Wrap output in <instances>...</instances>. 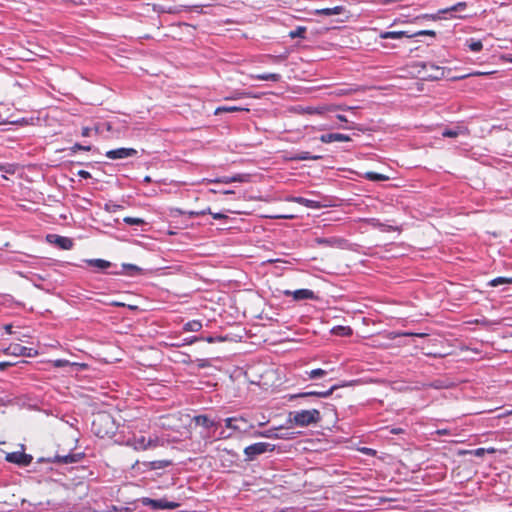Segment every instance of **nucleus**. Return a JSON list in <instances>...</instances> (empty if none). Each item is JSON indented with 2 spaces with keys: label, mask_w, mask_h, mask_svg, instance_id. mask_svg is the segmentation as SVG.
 <instances>
[{
  "label": "nucleus",
  "mask_w": 512,
  "mask_h": 512,
  "mask_svg": "<svg viewBox=\"0 0 512 512\" xmlns=\"http://www.w3.org/2000/svg\"><path fill=\"white\" fill-rule=\"evenodd\" d=\"M399 336H417V337H424L426 334L424 333H412V332H404L401 334H398Z\"/></svg>",
  "instance_id": "46"
},
{
  "label": "nucleus",
  "mask_w": 512,
  "mask_h": 512,
  "mask_svg": "<svg viewBox=\"0 0 512 512\" xmlns=\"http://www.w3.org/2000/svg\"><path fill=\"white\" fill-rule=\"evenodd\" d=\"M352 109H354V107H349L346 105H340V108H338V110H342V111L352 110Z\"/></svg>",
  "instance_id": "57"
},
{
  "label": "nucleus",
  "mask_w": 512,
  "mask_h": 512,
  "mask_svg": "<svg viewBox=\"0 0 512 512\" xmlns=\"http://www.w3.org/2000/svg\"><path fill=\"white\" fill-rule=\"evenodd\" d=\"M112 275H127V276H137L143 273V269L137 265L129 264V263H123L122 269L118 271H110L108 272Z\"/></svg>",
  "instance_id": "9"
},
{
  "label": "nucleus",
  "mask_w": 512,
  "mask_h": 512,
  "mask_svg": "<svg viewBox=\"0 0 512 512\" xmlns=\"http://www.w3.org/2000/svg\"><path fill=\"white\" fill-rule=\"evenodd\" d=\"M12 328H13V327H12V325H11V324H6V325L4 326V329H5V331H6L8 334H11V333H12Z\"/></svg>",
  "instance_id": "55"
},
{
  "label": "nucleus",
  "mask_w": 512,
  "mask_h": 512,
  "mask_svg": "<svg viewBox=\"0 0 512 512\" xmlns=\"http://www.w3.org/2000/svg\"><path fill=\"white\" fill-rule=\"evenodd\" d=\"M343 11H344V8L342 6H335L333 8L318 9L315 11V13L318 15L333 16V15H339Z\"/></svg>",
  "instance_id": "19"
},
{
  "label": "nucleus",
  "mask_w": 512,
  "mask_h": 512,
  "mask_svg": "<svg viewBox=\"0 0 512 512\" xmlns=\"http://www.w3.org/2000/svg\"><path fill=\"white\" fill-rule=\"evenodd\" d=\"M305 32H306V28L302 27V26H299L296 29L290 31L289 32V36L292 39H294V38H304Z\"/></svg>",
  "instance_id": "32"
},
{
  "label": "nucleus",
  "mask_w": 512,
  "mask_h": 512,
  "mask_svg": "<svg viewBox=\"0 0 512 512\" xmlns=\"http://www.w3.org/2000/svg\"><path fill=\"white\" fill-rule=\"evenodd\" d=\"M473 453L477 457H482L486 453V448H478Z\"/></svg>",
  "instance_id": "48"
},
{
  "label": "nucleus",
  "mask_w": 512,
  "mask_h": 512,
  "mask_svg": "<svg viewBox=\"0 0 512 512\" xmlns=\"http://www.w3.org/2000/svg\"><path fill=\"white\" fill-rule=\"evenodd\" d=\"M77 174L84 179L91 178V174L86 170H80Z\"/></svg>",
  "instance_id": "47"
},
{
  "label": "nucleus",
  "mask_w": 512,
  "mask_h": 512,
  "mask_svg": "<svg viewBox=\"0 0 512 512\" xmlns=\"http://www.w3.org/2000/svg\"><path fill=\"white\" fill-rule=\"evenodd\" d=\"M466 45L472 52H479L483 48V44L480 40H475L473 38L468 39L466 41Z\"/></svg>",
  "instance_id": "28"
},
{
  "label": "nucleus",
  "mask_w": 512,
  "mask_h": 512,
  "mask_svg": "<svg viewBox=\"0 0 512 512\" xmlns=\"http://www.w3.org/2000/svg\"><path fill=\"white\" fill-rule=\"evenodd\" d=\"M367 178L369 180H373V181H380V180L388 179V177H386V176H384L382 174L375 173V172H368L367 173Z\"/></svg>",
  "instance_id": "37"
},
{
  "label": "nucleus",
  "mask_w": 512,
  "mask_h": 512,
  "mask_svg": "<svg viewBox=\"0 0 512 512\" xmlns=\"http://www.w3.org/2000/svg\"><path fill=\"white\" fill-rule=\"evenodd\" d=\"M206 214V211H201V212H190V215L191 216H198V215H204Z\"/></svg>",
  "instance_id": "60"
},
{
  "label": "nucleus",
  "mask_w": 512,
  "mask_h": 512,
  "mask_svg": "<svg viewBox=\"0 0 512 512\" xmlns=\"http://www.w3.org/2000/svg\"><path fill=\"white\" fill-rule=\"evenodd\" d=\"M351 138L348 135L341 133H329L320 136V141L323 143L331 142H348Z\"/></svg>",
  "instance_id": "13"
},
{
  "label": "nucleus",
  "mask_w": 512,
  "mask_h": 512,
  "mask_svg": "<svg viewBox=\"0 0 512 512\" xmlns=\"http://www.w3.org/2000/svg\"><path fill=\"white\" fill-rule=\"evenodd\" d=\"M6 461L10 463H14L20 466H28L32 460L33 457L29 454H26L24 452H12L7 453L5 456Z\"/></svg>",
  "instance_id": "6"
},
{
  "label": "nucleus",
  "mask_w": 512,
  "mask_h": 512,
  "mask_svg": "<svg viewBox=\"0 0 512 512\" xmlns=\"http://www.w3.org/2000/svg\"><path fill=\"white\" fill-rule=\"evenodd\" d=\"M277 218L291 219V218H293V216L283 215V216H277Z\"/></svg>",
  "instance_id": "63"
},
{
  "label": "nucleus",
  "mask_w": 512,
  "mask_h": 512,
  "mask_svg": "<svg viewBox=\"0 0 512 512\" xmlns=\"http://www.w3.org/2000/svg\"><path fill=\"white\" fill-rule=\"evenodd\" d=\"M209 213L212 215V217H213L214 219H223V218H225V217H226L224 214H221V213H212V212H210V211H209Z\"/></svg>",
  "instance_id": "54"
},
{
  "label": "nucleus",
  "mask_w": 512,
  "mask_h": 512,
  "mask_svg": "<svg viewBox=\"0 0 512 512\" xmlns=\"http://www.w3.org/2000/svg\"><path fill=\"white\" fill-rule=\"evenodd\" d=\"M287 201L296 202L298 204L304 205V206H306L308 208H311V209H319L321 207V204L318 201L310 200V199H307V198H304V197H294V196H292V197H288Z\"/></svg>",
  "instance_id": "14"
},
{
  "label": "nucleus",
  "mask_w": 512,
  "mask_h": 512,
  "mask_svg": "<svg viewBox=\"0 0 512 512\" xmlns=\"http://www.w3.org/2000/svg\"><path fill=\"white\" fill-rule=\"evenodd\" d=\"M126 445L132 447L134 450L144 451L146 438L144 436L133 437L132 439L127 440Z\"/></svg>",
  "instance_id": "16"
},
{
  "label": "nucleus",
  "mask_w": 512,
  "mask_h": 512,
  "mask_svg": "<svg viewBox=\"0 0 512 512\" xmlns=\"http://www.w3.org/2000/svg\"><path fill=\"white\" fill-rule=\"evenodd\" d=\"M225 426L234 431L242 433H247L254 428V425L252 423H248V421L243 416L226 418Z\"/></svg>",
  "instance_id": "4"
},
{
  "label": "nucleus",
  "mask_w": 512,
  "mask_h": 512,
  "mask_svg": "<svg viewBox=\"0 0 512 512\" xmlns=\"http://www.w3.org/2000/svg\"><path fill=\"white\" fill-rule=\"evenodd\" d=\"M48 240L54 242L59 248L69 250L73 247L72 239L59 235H49Z\"/></svg>",
  "instance_id": "11"
},
{
  "label": "nucleus",
  "mask_w": 512,
  "mask_h": 512,
  "mask_svg": "<svg viewBox=\"0 0 512 512\" xmlns=\"http://www.w3.org/2000/svg\"><path fill=\"white\" fill-rule=\"evenodd\" d=\"M10 363L8 362H0V370H4Z\"/></svg>",
  "instance_id": "59"
},
{
  "label": "nucleus",
  "mask_w": 512,
  "mask_h": 512,
  "mask_svg": "<svg viewBox=\"0 0 512 512\" xmlns=\"http://www.w3.org/2000/svg\"><path fill=\"white\" fill-rule=\"evenodd\" d=\"M322 156L320 155H311L309 152H306V151H302V152H299L297 153L293 159L294 160H299V161H304V160H319L321 159Z\"/></svg>",
  "instance_id": "25"
},
{
  "label": "nucleus",
  "mask_w": 512,
  "mask_h": 512,
  "mask_svg": "<svg viewBox=\"0 0 512 512\" xmlns=\"http://www.w3.org/2000/svg\"><path fill=\"white\" fill-rule=\"evenodd\" d=\"M257 435L261 436V437H266V438H286L285 436H280L278 434L273 433L272 430H267V431H264V432H258Z\"/></svg>",
  "instance_id": "38"
},
{
  "label": "nucleus",
  "mask_w": 512,
  "mask_h": 512,
  "mask_svg": "<svg viewBox=\"0 0 512 512\" xmlns=\"http://www.w3.org/2000/svg\"><path fill=\"white\" fill-rule=\"evenodd\" d=\"M84 262L87 265L95 268L96 271H98V272H104L107 269L114 266L110 261H107L104 259H86V260H84Z\"/></svg>",
  "instance_id": "12"
},
{
  "label": "nucleus",
  "mask_w": 512,
  "mask_h": 512,
  "mask_svg": "<svg viewBox=\"0 0 512 512\" xmlns=\"http://www.w3.org/2000/svg\"><path fill=\"white\" fill-rule=\"evenodd\" d=\"M215 182L228 184L231 183V177H222L215 180Z\"/></svg>",
  "instance_id": "50"
},
{
  "label": "nucleus",
  "mask_w": 512,
  "mask_h": 512,
  "mask_svg": "<svg viewBox=\"0 0 512 512\" xmlns=\"http://www.w3.org/2000/svg\"><path fill=\"white\" fill-rule=\"evenodd\" d=\"M202 328V323L199 320H192L187 322L183 329L186 332H198Z\"/></svg>",
  "instance_id": "24"
},
{
  "label": "nucleus",
  "mask_w": 512,
  "mask_h": 512,
  "mask_svg": "<svg viewBox=\"0 0 512 512\" xmlns=\"http://www.w3.org/2000/svg\"><path fill=\"white\" fill-rule=\"evenodd\" d=\"M379 36L381 39H401L403 37H413V35L408 34L406 31H386L381 32Z\"/></svg>",
  "instance_id": "17"
},
{
  "label": "nucleus",
  "mask_w": 512,
  "mask_h": 512,
  "mask_svg": "<svg viewBox=\"0 0 512 512\" xmlns=\"http://www.w3.org/2000/svg\"><path fill=\"white\" fill-rule=\"evenodd\" d=\"M153 9H154V11H156L158 13H172L171 9H165L164 7H161V6L154 5Z\"/></svg>",
  "instance_id": "43"
},
{
  "label": "nucleus",
  "mask_w": 512,
  "mask_h": 512,
  "mask_svg": "<svg viewBox=\"0 0 512 512\" xmlns=\"http://www.w3.org/2000/svg\"><path fill=\"white\" fill-rule=\"evenodd\" d=\"M324 108H330L327 110V112H332V111H335V110H338V108H340V105H323Z\"/></svg>",
  "instance_id": "51"
},
{
  "label": "nucleus",
  "mask_w": 512,
  "mask_h": 512,
  "mask_svg": "<svg viewBox=\"0 0 512 512\" xmlns=\"http://www.w3.org/2000/svg\"><path fill=\"white\" fill-rule=\"evenodd\" d=\"M424 68L432 71V73L429 76L434 79H439L444 75V69L442 67L436 66L433 63L425 64Z\"/></svg>",
  "instance_id": "20"
},
{
  "label": "nucleus",
  "mask_w": 512,
  "mask_h": 512,
  "mask_svg": "<svg viewBox=\"0 0 512 512\" xmlns=\"http://www.w3.org/2000/svg\"><path fill=\"white\" fill-rule=\"evenodd\" d=\"M56 461L63 464L75 463L80 459L78 454H67V455H57L55 457Z\"/></svg>",
  "instance_id": "21"
},
{
  "label": "nucleus",
  "mask_w": 512,
  "mask_h": 512,
  "mask_svg": "<svg viewBox=\"0 0 512 512\" xmlns=\"http://www.w3.org/2000/svg\"><path fill=\"white\" fill-rule=\"evenodd\" d=\"M402 432H404V430L402 428H394L391 430V433H394V434H399Z\"/></svg>",
  "instance_id": "58"
},
{
  "label": "nucleus",
  "mask_w": 512,
  "mask_h": 512,
  "mask_svg": "<svg viewBox=\"0 0 512 512\" xmlns=\"http://www.w3.org/2000/svg\"><path fill=\"white\" fill-rule=\"evenodd\" d=\"M338 388L337 385H334L332 386L329 390H326V391H320V392H317V391H311V392H305V393H300L298 395H293L291 396L290 398H295V397H308V396H317V397H321V398H327L329 397L334 390H336Z\"/></svg>",
  "instance_id": "15"
},
{
  "label": "nucleus",
  "mask_w": 512,
  "mask_h": 512,
  "mask_svg": "<svg viewBox=\"0 0 512 512\" xmlns=\"http://www.w3.org/2000/svg\"><path fill=\"white\" fill-rule=\"evenodd\" d=\"M467 4L466 2H459L447 9L441 10V13H448V12H458L463 11L466 8Z\"/></svg>",
  "instance_id": "31"
},
{
  "label": "nucleus",
  "mask_w": 512,
  "mask_h": 512,
  "mask_svg": "<svg viewBox=\"0 0 512 512\" xmlns=\"http://www.w3.org/2000/svg\"><path fill=\"white\" fill-rule=\"evenodd\" d=\"M106 157L111 160L126 159L137 155V150L134 148H117L106 152Z\"/></svg>",
  "instance_id": "7"
},
{
  "label": "nucleus",
  "mask_w": 512,
  "mask_h": 512,
  "mask_svg": "<svg viewBox=\"0 0 512 512\" xmlns=\"http://www.w3.org/2000/svg\"><path fill=\"white\" fill-rule=\"evenodd\" d=\"M242 181H244V176H242V175H237V176L231 177V182H242Z\"/></svg>",
  "instance_id": "53"
},
{
  "label": "nucleus",
  "mask_w": 512,
  "mask_h": 512,
  "mask_svg": "<svg viewBox=\"0 0 512 512\" xmlns=\"http://www.w3.org/2000/svg\"><path fill=\"white\" fill-rule=\"evenodd\" d=\"M123 221L128 225H143L145 221L137 217H125Z\"/></svg>",
  "instance_id": "36"
},
{
  "label": "nucleus",
  "mask_w": 512,
  "mask_h": 512,
  "mask_svg": "<svg viewBox=\"0 0 512 512\" xmlns=\"http://www.w3.org/2000/svg\"><path fill=\"white\" fill-rule=\"evenodd\" d=\"M143 465H145L150 470H158L166 468L170 465H172V461L170 460H156L151 462H144Z\"/></svg>",
  "instance_id": "18"
},
{
  "label": "nucleus",
  "mask_w": 512,
  "mask_h": 512,
  "mask_svg": "<svg viewBox=\"0 0 512 512\" xmlns=\"http://www.w3.org/2000/svg\"><path fill=\"white\" fill-rule=\"evenodd\" d=\"M194 422L202 427L210 428L214 426V422L205 415H198L194 417Z\"/></svg>",
  "instance_id": "23"
},
{
  "label": "nucleus",
  "mask_w": 512,
  "mask_h": 512,
  "mask_svg": "<svg viewBox=\"0 0 512 512\" xmlns=\"http://www.w3.org/2000/svg\"><path fill=\"white\" fill-rule=\"evenodd\" d=\"M329 108H324L323 106H318V107H307L305 109V112L308 113V114H324L327 112Z\"/></svg>",
  "instance_id": "34"
},
{
  "label": "nucleus",
  "mask_w": 512,
  "mask_h": 512,
  "mask_svg": "<svg viewBox=\"0 0 512 512\" xmlns=\"http://www.w3.org/2000/svg\"><path fill=\"white\" fill-rule=\"evenodd\" d=\"M90 133H91V129L89 127H83L82 128L81 134H82L83 137L90 136Z\"/></svg>",
  "instance_id": "52"
},
{
  "label": "nucleus",
  "mask_w": 512,
  "mask_h": 512,
  "mask_svg": "<svg viewBox=\"0 0 512 512\" xmlns=\"http://www.w3.org/2000/svg\"><path fill=\"white\" fill-rule=\"evenodd\" d=\"M25 501H23L22 503V507H23V510H25V512H39L40 511V508H39V505H33L31 508H25Z\"/></svg>",
  "instance_id": "41"
},
{
  "label": "nucleus",
  "mask_w": 512,
  "mask_h": 512,
  "mask_svg": "<svg viewBox=\"0 0 512 512\" xmlns=\"http://www.w3.org/2000/svg\"><path fill=\"white\" fill-rule=\"evenodd\" d=\"M459 135V131L458 130H452V129H445L443 132H442V136L443 137H449V138H455Z\"/></svg>",
  "instance_id": "39"
},
{
  "label": "nucleus",
  "mask_w": 512,
  "mask_h": 512,
  "mask_svg": "<svg viewBox=\"0 0 512 512\" xmlns=\"http://www.w3.org/2000/svg\"><path fill=\"white\" fill-rule=\"evenodd\" d=\"M247 95H248L247 93H236L233 96L227 97L226 99L227 100H230V99L234 100V99H239V98L245 97Z\"/></svg>",
  "instance_id": "49"
},
{
  "label": "nucleus",
  "mask_w": 512,
  "mask_h": 512,
  "mask_svg": "<svg viewBox=\"0 0 512 512\" xmlns=\"http://www.w3.org/2000/svg\"><path fill=\"white\" fill-rule=\"evenodd\" d=\"M94 433L101 438L112 435L114 433L113 419L109 414H98L92 422Z\"/></svg>",
  "instance_id": "2"
},
{
  "label": "nucleus",
  "mask_w": 512,
  "mask_h": 512,
  "mask_svg": "<svg viewBox=\"0 0 512 512\" xmlns=\"http://www.w3.org/2000/svg\"><path fill=\"white\" fill-rule=\"evenodd\" d=\"M159 445H160V440L158 437L146 439L145 450L156 448Z\"/></svg>",
  "instance_id": "35"
},
{
  "label": "nucleus",
  "mask_w": 512,
  "mask_h": 512,
  "mask_svg": "<svg viewBox=\"0 0 512 512\" xmlns=\"http://www.w3.org/2000/svg\"><path fill=\"white\" fill-rule=\"evenodd\" d=\"M114 510H115L116 512H126L128 509H127V508L117 509L116 507H114Z\"/></svg>",
  "instance_id": "61"
},
{
  "label": "nucleus",
  "mask_w": 512,
  "mask_h": 512,
  "mask_svg": "<svg viewBox=\"0 0 512 512\" xmlns=\"http://www.w3.org/2000/svg\"><path fill=\"white\" fill-rule=\"evenodd\" d=\"M321 420L320 412L317 409L301 410L290 413L289 421L300 427L316 424Z\"/></svg>",
  "instance_id": "1"
},
{
  "label": "nucleus",
  "mask_w": 512,
  "mask_h": 512,
  "mask_svg": "<svg viewBox=\"0 0 512 512\" xmlns=\"http://www.w3.org/2000/svg\"><path fill=\"white\" fill-rule=\"evenodd\" d=\"M78 150L90 151L91 146L90 145L85 146V145L76 143L74 146L71 147L72 152H76Z\"/></svg>",
  "instance_id": "40"
},
{
  "label": "nucleus",
  "mask_w": 512,
  "mask_h": 512,
  "mask_svg": "<svg viewBox=\"0 0 512 512\" xmlns=\"http://www.w3.org/2000/svg\"><path fill=\"white\" fill-rule=\"evenodd\" d=\"M252 78L262 80V81L278 82L281 79V75L277 74V73H265V74H258V75L252 76Z\"/></svg>",
  "instance_id": "22"
},
{
  "label": "nucleus",
  "mask_w": 512,
  "mask_h": 512,
  "mask_svg": "<svg viewBox=\"0 0 512 512\" xmlns=\"http://www.w3.org/2000/svg\"><path fill=\"white\" fill-rule=\"evenodd\" d=\"M141 502L144 506H149L155 510H164V509L172 510L179 506L178 503L173 502V501H168L164 498L163 499H151L148 497H144V498H142Z\"/></svg>",
  "instance_id": "5"
},
{
  "label": "nucleus",
  "mask_w": 512,
  "mask_h": 512,
  "mask_svg": "<svg viewBox=\"0 0 512 512\" xmlns=\"http://www.w3.org/2000/svg\"><path fill=\"white\" fill-rule=\"evenodd\" d=\"M337 119L341 122H348L347 118L342 114H338Z\"/></svg>",
  "instance_id": "56"
},
{
  "label": "nucleus",
  "mask_w": 512,
  "mask_h": 512,
  "mask_svg": "<svg viewBox=\"0 0 512 512\" xmlns=\"http://www.w3.org/2000/svg\"><path fill=\"white\" fill-rule=\"evenodd\" d=\"M6 353L14 356H26V357H33L37 354V352L32 349L25 346H22L20 344H11L7 349Z\"/></svg>",
  "instance_id": "8"
},
{
  "label": "nucleus",
  "mask_w": 512,
  "mask_h": 512,
  "mask_svg": "<svg viewBox=\"0 0 512 512\" xmlns=\"http://www.w3.org/2000/svg\"><path fill=\"white\" fill-rule=\"evenodd\" d=\"M308 374V377L309 379H317V378H321V377H324L327 372L323 369H314V370H311L310 372H307Z\"/></svg>",
  "instance_id": "33"
},
{
  "label": "nucleus",
  "mask_w": 512,
  "mask_h": 512,
  "mask_svg": "<svg viewBox=\"0 0 512 512\" xmlns=\"http://www.w3.org/2000/svg\"><path fill=\"white\" fill-rule=\"evenodd\" d=\"M496 449L495 448H487L486 449V453H495Z\"/></svg>",
  "instance_id": "62"
},
{
  "label": "nucleus",
  "mask_w": 512,
  "mask_h": 512,
  "mask_svg": "<svg viewBox=\"0 0 512 512\" xmlns=\"http://www.w3.org/2000/svg\"><path fill=\"white\" fill-rule=\"evenodd\" d=\"M237 111H249V109L241 108L237 106H221L216 108L214 114L219 115L224 112H237Z\"/></svg>",
  "instance_id": "26"
},
{
  "label": "nucleus",
  "mask_w": 512,
  "mask_h": 512,
  "mask_svg": "<svg viewBox=\"0 0 512 512\" xmlns=\"http://www.w3.org/2000/svg\"><path fill=\"white\" fill-rule=\"evenodd\" d=\"M417 35H430V36H435V32L432 31V30H422V31H419L417 33H415L413 36H417Z\"/></svg>",
  "instance_id": "45"
},
{
  "label": "nucleus",
  "mask_w": 512,
  "mask_h": 512,
  "mask_svg": "<svg viewBox=\"0 0 512 512\" xmlns=\"http://www.w3.org/2000/svg\"><path fill=\"white\" fill-rule=\"evenodd\" d=\"M333 332L340 336L352 335V329L348 326H337L333 329Z\"/></svg>",
  "instance_id": "30"
},
{
  "label": "nucleus",
  "mask_w": 512,
  "mask_h": 512,
  "mask_svg": "<svg viewBox=\"0 0 512 512\" xmlns=\"http://www.w3.org/2000/svg\"><path fill=\"white\" fill-rule=\"evenodd\" d=\"M512 283V278H506V277H497L495 279H492L490 282H489V285L491 287H497L499 285H503V284H510Z\"/></svg>",
  "instance_id": "29"
},
{
  "label": "nucleus",
  "mask_w": 512,
  "mask_h": 512,
  "mask_svg": "<svg viewBox=\"0 0 512 512\" xmlns=\"http://www.w3.org/2000/svg\"><path fill=\"white\" fill-rule=\"evenodd\" d=\"M199 340H201V338H199V337H197V336H193V337H190V338L185 339V340H184V344H188V345H190V344H193V343H195V342H197V341H199Z\"/></svg>",
  "instance_id": "44"
},
{
  "label": "nucleus",
  "mask_w": 512,
  "mask_h": 512,
  "mask_svg": "<svg viewBox=\"0 0 512 512\" xmlns=\"http://www.w3.org/2000/svg\"><path fill=\"white\" fill-rule=\"evenodd\" d=\"M285 296H291L295 301L314 299V292L310 289H298L295 291L285 290L283 291Z\"/></svg>",
  "instance_id": "10"
},
{
  "label": "nucleus",
  "mask_w": 512,
  "mask_h": 512,
  "mask_svg": "<svg viewBox=\"0 0 512 512\" xmlns=\"http://www.w3.org/2000/svg\"><path fill=\"white\" fill-rule=\"evenodd\" d=\"M69 364V361L68 360H64V359H57L54 361V366L55 367H65Z\"/></svg>",
  "instance_id": "42"
},
{
  "label": "nucleus",
  "mask_w": 512,
  "mask_h": 512,
  "mask_svg": "<svg viewBox=\"0 0 512 512\" xmlns=\"http://www.w3.org/2000/svg\"><path fill=\"white\" fill-rule=\"evenodd\" d=\"M205 340H206L208 343H212V342H214V338H213V337H207Z\"/></svg>",
  "instance_id": "64"
},
{
  "label": "nucleus",
  "mask_w": 512,
  "mask_h": 512,
  "mask_svg": "<svg viewBox=\"0 0 512 512\" xmlns=\"http://www.w3.org/2000/svg\"><path fill=\"white\" fill-rule=\"evenodd\" d=\"M275 446L266 442H258L247 446L244 449V455L246 461H253L257 456L264 454L268 451H273Z\"/></svg>",
  "instance_id": "3"
},
{
  "label": "nucleus",
  "mask_w": 512,
  "mask_h": 512,
  "mask_svg": "<svg viewBox=\"0 0 512 512\" xmlns=\"http://www.w3.org/2000/svg\"><path fill=\"white\" fill-rule=\"evenodd\" d=\"M315 242L318 244V245H323V246H335L337 244L340 243V240L336 239V238H322V237H317L315 239Z\"/></svg>",
  "instance_id": "27"
}]
</instances>
